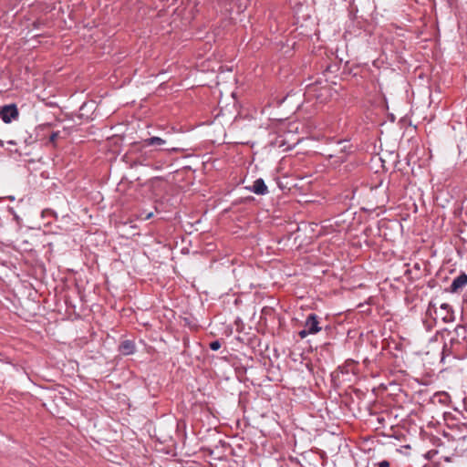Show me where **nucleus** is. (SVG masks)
<instances>
[{
  "label": "nucleus",
  "instance_id": "obj_4",
  "mask_svg": "<svg viewBox=\"0 0 467 467\" xmlns=\"http://www.w3.org/2000/svg\"><path fill=\"white\" fill-rule=\"evenodd\" d=\"M467 285V275L465 273H462L460 275L455 277L450 286V291L451 293H457L461 289H462Z\"/></svg>",
  "mask_w": 467,
  "mask_h": 467
},
{
  "label": "nucleus",
  "instance_id": "obj_18",
  "mask_svg": "<svg viewBox=\"0 0 467 467\" xmlns=\"http://www.w3.org/2000/svg\"><path fill=\"white\" fill-rule=\"evenodd\" d=\"M210 246H213V244H206V251L208 250V247H210ZM211 250H212V248H209V251H211Z\"/></svg>",
  "mask_w": 467,
  "mask_h": 467
},
{
  "label": "nucleus",
  "instance_id": "obj_6",
  "mask_svg": "<svg viewBox=\"0 0 467 467\" xmlns=\"http://www.w3.org/2000/svg\"><path fill=\"white\" fill-rule=\"evenodd\" d=\"M467 330L465 327L458 326L455 327L453 331V336L451 337L450 341L451 344L454 342L460 343V339L466 340L467 338Z\"/></svg>",
  "mask_w": 467,
  "mask_h": 467
},
{
  "label": "nucleus",
  "instance_id": "obj_10",
  "mask_svg": "<svg viewBox=\"0 0 467 467\" xmlns=\"http://www.w3.org/2000/svg\"><path fill=\"white\" fill-rule=\"evenodd\" d=\"M152 215H153L152 212L142 211L140 213V214L137 215V218L141 221H147V220L150 219L152 217Z\"/></svg>",
  "mask_w": 467,
  "mask_h": 467
},
{
  "label": "nucleus",
  "instance_id": "obj_7",
  "mask_svg": "<svg viewBox=\"0 0 467 467\" xmlns=\"http://www.w3.org/2000/svg\"><path fill=\"white\" fill-rule=\"evenodd\" d=\"M119 350L123 355H131L136 350L135 343L130 339L124 340L120 343Z\"/></svg>",
  "mask_w": 467,
  "mask_h": 467
},
{
  "label": "nucleus",
  "instance_id": "obj_12",
  "mask_svg": "<svg viewBox=\"0 0 467 467\" xmlns=\"http://www.w3.org/2000/svg\"><path fill=\"white\" fill-rule=\"evenodd\" d=\"M59 136V131H54L49 136V141L55 143Z\"/></svg>",
  "mask_w": 467,
  "mask_h": 467
},
{
  "label": "nucleus",
  "instance_id": "obj_13",
  "mask_svg": "<svg viewBox=\"0 0 467 467\" xmlns=\"http://www.w3.org/2000/svg\"><path fill=\"white\" fill-rule=\"evenodd\" d=\"M308 335H311V333L307 332V328L306 327H305L304 329H302L301 331L298 332V336L302 339L306 337Z\"/></svg>",
  "mask_w": 467,
  "mask_h": 467
},
{
  "label": "nucleus",
  "instance_id": "obj_11",
  "mask_svg": "<svg viewBox=\"0 0 467 467\" xmlns=\"http://www.w3.org/2000/svg\"><path fill=\"white\" fill-rule=\"evenodd\" d=\"M221 346H222V341H221V339H216V340H214V341H213V342H211V343L209 344V348H210L212 350H213V351L218 350V349L221 348Z\"/></svg>",
  "mask_w": 467,
  "mask_h": 467
},
{
  "label": "nucleus",
  "instance_id": "obj_9",
  "mask_svg": "<svg viewBox=\"0 0 467 467\" xmlns=\"http://www.w3.org/2000/svg\"><path fill=\"white\" fill-rule=\"evenodd\" d=\"M165 143V140H162L160 137H150L149 139H146L144 140V144L146 146H151V145H162Z\"/></svg>",
  "mask_w": 467,
  "mask_h": 467
},
{
  "label": "nucleus",
  "instance_id": "obj_2",
  "mask_svg": "<svg viewBox=\"0 0 467 467\" xmlns=\"http://www.w3.org/2000/svg\"><path fill=\"white\" fill-rule=\"evenodd\" d=\"M19 117L18 109L16 104L5 105L0 109V118L5 123H10Z\"/></svg>",
  "mask_w": 467,
  "mask_h": 467
},
{
  "label": "nucleus",
  "instance_id": "obj_19",
  "mask_svg": "<svg viewBox=\"0 0 467 467\" xmlns=\"http://www.w3.org/2000/svg\"><path fill=\"white\" fill-rule=\"evenodd\" d=\"M53 213V212H52V211H50V210H46V211H43V215H45V213Z\"/></svg>",
  "mask_w": 467,
  "mask_h": 467
},
{
  "label": "nucleus",
  "instance_id": "obj_17",
  "mask_svg": "<svg viewBox=\"0 0 467 467\" xmlns=\"http://www.w3.org/2000/svg\"><path fill=\"white\" fill-rule=\"evenodd\" d=\"M7 144H10V145H16V142L15 140H8L7 141Z\"/></svg>",
  "mask_w": 467,
  "mask_h": 467
},
{
  "label": "nucleus",
  "instance_id": "obj_20",
  "mask_svg": "<svg viewBox=\"0 0 467 467\" xmlns=\"http://www.w3.org/2000/svg\"><path fill=\"white\" fill-rule=\"evenodd\" d=\"M314 88H315L314 87H310V88H309V89H308V92L313 91V90H314Z\"/></svg>",
  "mask_w": 467,
  "mask_h": 467
},
{
  "label": "nucleus",
  "instance_id": "obj_3",
  "mask_svg": "<svg viewBox=\"0 0 467 467\" xmlns=\"http://www.w3.org/2000/svg\"><path fill=\"white\" fill-rule=\"evenodd\" d=\"M305 327L307 328V332H310L311 335H316L320 332L322 328L318 316L315 313L309 314L305 321Z\"/></svg>",
  "mask_w": 467,
  "mask_h": 467
},
{
  "label": "nucleus",
  "instance_id": "obj_16",
  "mask_svg": "<svg viewBox=\"0 0 467 467\" xmlns=\"http://www.w3.org/2000/svg\"><path fill=\"white\" fill-rule=\"evenodd\" d=\"M208 140H210L212 143H216L218 141L215 138H209Z\"/></svg>",
  "mask_w": 467,
  "mask_h": 467
},
{
  "label": "nucleus",
  "instance_id": "obj_5",
  "mask_svg": "<svg viewBox=\"0 0 467 467\" xmlns=\"http://www.w3.org/2000/svg\"><path fill=\"white\" fill-rule=\"evenodd\" d=\"M252 192L258 195H265L268 192L267 186L262 178H259L254 182L252 187L248 188Z\"/></svg>",
  "mask_w": 467,
  "mask_h": 467
},
{
  "label": "nucleus",
  "instance_id": "obj_1",
  "mask_svg": "<svg viewBox=\"0 0 467 467\" xmlns=\"http://www.w3.org/2000/svg\"><path fill=\"white\" fill-rule=\"evenodd\" d=\"M352 151V145L348 140H340L336 148L327 157L332 165H340L348 160V154Z\"/></svg>",
  "mask_w": 467,
  "mask_h": 467
},
{
  "label": "nucleus",
  "instance_id": "obj_21",
  "mask_svg": "<svg viewBox=\"0 0 467 467\" xmlns=\"http://www.w3.org/2000/svg\"><path fill=\"white\" fill-rule=\"evenodd\" d=\"M4 146V141L2 140H0V147H3Z\"/></svg>",
  "mask_w": 467,
  "mask_h": 467
},
{
  "label": "nucleus",
  "instance_id": "obj_14",
  "mask_svg": "<svg viewBox=\"0 0 467 467\" xmlns=\"http://www.w3.org/2000/svg\"><path fill=\"white\" fill-rule=\"evenodd\" d=\"M208 414H211L213 418V423H216L217 422V417L215 416V414L213 413V411H212V410L206 406V419L208 418Z\"/></svg>",
  "mask_w": 467,
  "mask_h": 467
},
{
  "label": "nucleus",
  "instance_id": "obj_15",
  "mask_svg": "<svg viewBox=\"0 0 467 467\" xmlns=\"http://www.w3.org/2000/svg\"><path fill=\"white\" fill-rule=\"evenodd\" d=\"M378 467H389V462L386 460L381 461L378 463Z\"/></svg>",
  "mask_w": 467,
  "mask_h": 467
},
{
  "label": "nucleus",
  "instance_id": "obj_8",
  "mask_svg": "<svg viewBox=\"0 0 467 467\" xmlns=\"http://www.w3.org/2000/svg\"><path fill=\"white\" fill-rule=\"evenodd\" d=\"M441 311H445L446 315L442 317V319L445 322L451 321L452 319V310L449 304L443 303L440 306Z\"/></svg>",
  "mask_w": 467,
  "mask_h": 467
}]
</instances>
